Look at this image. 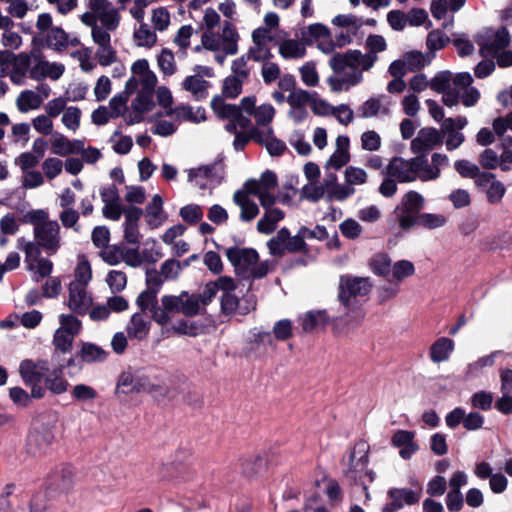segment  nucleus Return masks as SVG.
I'll list each match as a JSON object with an SVG mask.
<instances>
[{
	"label": "nucleus",
	"instance_id": "nucleus-44",
	"mask_svg": "<svg viewBox=\"0 0 512 512\" xmlns=\"http://www.w3.org/2000/svg\"><path fill=\"white\" fill-rule=\"evenodd\" d=\"M499 353V351L492 352L491 354L483 356L477 361L470 363L466 369V377L469 379L475 378L479 376L483 368L493 366L495 358Z\"/></svg>",
	"mask_w": 512,
	"mask_h": 512
},
{
	"label": "nucleus",
	"instance_id": "nucleus-53",
	"mask_svg": "<svg viewBox=\"0 0 512 512\" xmlns=\"http://www.w3.org/2000/svg\"><path fill=\"white\" fill-rule=\"evenodd\" d=\"M317 94L316 92H309L302 88H297L287 96V103L289 106H306L311 103L313 97Z\"/></svg>",
	"mask_w": 512,
	"mask_h": 512
},
{
	"label": "nucleus",
	"instance_id": "nucleus-37",
	"mask_svg": "<svg viewBox=\"0 0 512 512\" xmlns=\"http://www.w3.org/2000/svg\"><path fill=\"white\" fill-rule=\"evenodd\" d=\"M182 296L184 297V304L181 306L183 315L193 317L203 314L206 311L201 304L200 296H197V294H190L187 291H182Z\"/></svg>",
	"mask_w": 512,
	"mask_h": 512
},
{
	"label": "nucleus",
	"instance_id": "nucleus-12",
	"mask_svg": "<svg viewBox=\"0 0 512 512\" xmlns=\"http://www.w3.org/2000/svg\"><path fill=\"white\" fill-rule=\"evenodd\" d=\"M444 137L439 129L434 127L421 128L410 143V150L415 156L427 155L434 149L440 148Z\"/></svg>",
	"mask_w": 512,
	"mask_h": 512
},
{
	"label": "nucleus",
	"instance_id": "nucleus-39",
	"mask_svg": "<svg viewBox=\"0 0 512 512\" xmlns=\"http://www.w3.org/2000/svg\"><path fill=\"white\" fill-rule=\"evenodd\" d=\"M159 292L146 288L144 291H142L136 300V304L142 311L141 313H144L145 311L149 310L151 312V317L154 320V312L157 308H161V306L157 303V294Z\"/></svg>",
	"mask_w": 512,
	"mask_h": 512
},
{
	"label": "nucleus",
	"instance_id": "nucleus-47",
	"mask_svg": "<svg viewBox=\"0 0 512 512\" xmlns=\"http://www.w3.org/2000/svg\"><path fill=\"white\" fill-rule=\"evenodd\" d=\"M370 266L376 275L387 277L391 272V259L385 253H379L371 258Z\"/></svg>",
	"mask_w": 512,
	"mask_h": 512
},
{
	"label": "nucleus",
	"instance_id": "nucleus-2",
	"mask_svg": "<svg viewBox=\"0 0 512 512\" xmlns=\"http://www.w3.org/2000/svg\"><path fill=\"white\" fill-rule=\"evenodd\" d=\"M375 62L374 56L363 55L359 50L333 54L329 59L333 75L327 78L331 91L339 93L358 85L363 79V72L371 69Z\"/></svg>",
	"mask_w": 512,
	"mask_h": 512
},
{
	"label": "nucleus",
	"instance_id": "nucleus-15",
	"mask_svg": "<svg viewBox=\"0 0 512 512\" xmlns=\"http://www.w3.org/2000/svg\"><path fill=\"white\" fill-rule=\"evenodd\" d=\"M389 502H387L382 512H396L405 506H412L417 504L422 496V489L419 487L417 490L410 488H391L387 492Z\"/></svg>",
	"mask_w": 512,
	"mask_h": 512
},
{
	"label": "nucleus",
	"instance_id": "nucleus-9",
	"mask_svg": "<svg viewBox=\"0 0 512 512\" xmlns=\"http://www.w3.org/2000/svg\"><path fill=\"white\" fill-rule=\"evenodd\" d=\"M425 199L417 191L411 190L403 195L400 204L395 208L399 226L403 230L412 228L417 223L420 211L424 208Z\"/></svg>",
	"mask_w": 512,
	"mask_h": 512
},
{
	"label": "nucleus",
	"instance_id": "nucleus-4",
	"mask_svg": "<svg viewBox=\"0 0 512 512\" xmlns=\"http://www.w3.org/2000/svg\"><path fill=\"white\" fill-rule=\"evenodd\" d=\"M370 290L371 284L367 278L351 275L340 277L338 299L346 311L344 324L359 322L363 318L358 297L367 296Z\"/></svg>",
	"mask_w": 512,
	"mask_h": 512
},
{
	"label": "nucleus",
	"instance_id": "nucleus-35",
	"mask_svg": "<svg viewBox=\"0 0 512 512\" xmlns=\"http://www.w3.org/2000/svg\"><path fill=\"white\" fill-rule=\"evenodd\" d=\"M384 96L381 97H372L366 100L359 108H358V116L362 118H372L377 116L378 114H388L389 109L387 106L383 105L382 100Z\"/></svg>",
	"mask_w": 512,
	"mask_h": 512
},
{
	"label": "nucleus",
	"instance_id": "nucleus-23",
	"mask_svg": "<svg viewBox=\"0 0 512 512\" xmlns=\"http://www.w3.org/2000/svg\"><path fill=\"white\" fill-rule=\"evenodd\" d=\"M344 323V316H330L326 310L309 311L301 318L302 328L305 332H312L317 328L325 326L330 321Z\"/></svg>",
	"mask_w": 512,
	"mask_h": 512
},
{
	"label": "nucleus",
	"instance_id": "nucleus-59",
	"mask_svg": "<svg viewBox=\"0 0 512 512\" xmlns=\"http://www.w3.org/2000/svg\"><path fill=\"white\" fill-rule=\"evenodd\" d=\"M106 282L113 293H118L125 289L127 276L123 271L111 270L107 274Z\"/></svg>",
	"mask_w": 512,
	"mask_h": 512
},
{
	"label": "nucleus",
	"instance_id": "nucleus-21",
	"mask_svg": "<svg viewBox=\"0 0 512 512\" xmlns=\"http://www.w3.org/2000/svg\"><path fill=\"white\" fill-rule=\"evenodd\" d=\"M391 444L399 448V455L404 460H409L419 450L415 441V432L408 430H397L392 438Z\"/></svg>",
	"mask_w": 512,
	"mask_h": 512
},
{
	"label": "nucleus",
	"instance_id": "nucleus-57",
	"mask_svg": "<svg viewBox=\"0 0 512 512\" xmlns=\"http://www.w3.org/2000/svg\"><path fill=\"white\" fill-rule=\"evenodd\" d=\"M97 18L101 22L100 26L112 31L116 30L120 23L119 12L113 6L98 14Z\"/></svg>",
	"mask_w": 512,
	"mask_h": 512
},
{
	"label": "nucleus",
	"instance_id": "nucleus-11",
	"mask_svg": "<svg viewBox=\"0 0 512 512\" xmlns=\"http://www.w3.org/2000/svg\"><path fill=\"white\" fill-rule=\"evenodd\" d=\"M493 131L501 138L502 145L506 148L499 157V166L503 171L512 170V111L504 117H498L493 121Z\"/></svg>",
	"mask_w": 512,
	"mask_h": 512
},
{
	"label": "nucleus",
	"instance_id": "nucleus-22",
	"mask_svg": "<svg viewBox=\"0 0 512 512\" xmlns=\"http://www.w3.org/2000/svg\"><path fill=\"white\" fill-rule=\"evenodd\" d=\"M54 435L47 427H34L27 438V449L29 453L41 454L51 445Z\"/></svg>",
	"mask_w": 512,
	"mask_h": 512
},
{
	"label": "nucleus",
	"instance_id": "nucleus-30",
	"mask_svg": "<svg viewBox=\"0 0 512 512\" xmlns=\"http://www.w3.org/2000/svg\"><path fill=\"white\" fill-rule=\"evenodd\" d=\"M75 338L76 337L72 336L71 334L64 333L62 330L57 328L54 332L52 340L54 347L52 358L58 359L59 356L71 353Z\"/></svg>",
	"mask_w": 512,
	"mask_h": 512
},
{
	"label": "nucleus",
	"instance_id": "nucleus-43",
	"mask_svg": "<svg viewBox=\"0 0 512 512\" xmlns=\"http://www.w3.org/2000/svg\"><path fill=\"white\" fill-rule=\"evenodd\" d=\"M332 24L338 27L347 28V32L357 34L358 30L363 26V21L352 14H339L332 20Z\"/></svg>",
	"mask_w": 512,
	"mask_h": 512
},
{
	"label": "nucleus",
	"instance_id": "nucleus-29",
	"mask_svg": "<svg viewBox=\"0 0 512 512\" xmlns=\"http://www.w3.org/2000/svg\"><path fill=\"white\" fill-rule=\"evenodd\" d=\"M209 82L200 75H191L185 78L182 87L191 93L192 97L197 100H203L208 96Z\"/></svg>",
	"mask_w": 512,
	"mask_h": 512
},
{
	"label": "nucleus",
	"instance_id": "nucleus-40",
	"mask_svg": "<svg viewBox=\"0 0 512 512\" xmlns=\"http://www.w3.org/2000/svg\"><path fill=\"white\" fill-rule=\"evenodd\" d=\"M211 108L214 113L222 119H233L238 115L239 107L234 104H229L224 101L220 96H215L211 101Z\"/></svg>",
	"mask_w": 512,
	"mask_h": 512
},
{
	"label": "nucleus",
	"instance_id": "nucleus-27",
	"mask_svg": "<svg viewBox=\"0 0 512 512\" xmlns=\"http://www.w3.org/2000/svg\"><path fill=\"white\" fill-rule=\"evenodd\" d=\"M150 325L151 323L144 313H135L131 316L126 331L129 338L143 340L149 334Z\"/></svg>",
	"mask_w": 512,
	"mask_h": 512
},
{
	"label": "nucleus",
	"instance_id": "nucleus-38",
	"mask_svg": "<svg viewBox=\"0 0 512 512\" xmlns=\"http://www.w3.org/2000/svg\"><path fill=\"white\" fill-rule=\"evenodd\" d=\"M46 45L54 50H62L69 46V36L60 27H52L45 37Z\"/></svg>",
	"mask_w": 512,
	"mask_h": 512
},
{
	"label": "nucleus",
	"instance_id": "nucleus-46",
	"mask_svg": "<svg viewBox=\"0 0 512 512\" xmlns=\"http://www.w3.org/2000/svg\"><path fill=\"white\" fill-rule=\"evenodd\" d=\"M59 324L58 329L74 337H77L82 330L81 321L72 314H61L59 316Z\"/></svg>",
	"mask_w": 512,
	"mask_h": 512
},
{
	"label": "nucleus",
	"instance_id": "nucleus-25",
	"mask_svg": "<svg viewBox=\"0 0 512 512\" xmlns=\"http://www.w3.org/2000/svg\"><path fill=\"white\" fill-rule=\"evenodd\" d=\"M138 88V81L135 77H130L125 85V90L118 95H115L109 101V111L112 113V117H118L126 107L128 97L133 94Z\"/></svg>",
	"mask_w": 512,
	"mask_h": 512
},
{
	"label": "nucleus",
	"instance_id": "nucleus-62",
	"mask_svg": "<svg viewBox=\"0 0 512 512\" xmlns=\"http://www.w3.org/2000/svg\"><path fill=\"white\" fill-rule=\"evenodd\" d=\"M417 223L427 229H436L446 224V217L442 214L423 213L417 218Z\"/></svg>",
	"mask_w": 512,
	"mask_h": 512
},
{
	"label": "nucleus",
	"instance_id": "nucleus-45",
	"mask_svg": "<svg viewBox=\"0 0 512 512\" xmlns=\"http://www.w3.org/2000/svg\"><path fill=\"white\" fill-rule=\"evenodd\" d=\"M176 116L185 121L200 123L206 120V112L204 108L198 107L194 109L190 106L177 107L175 110Z\"/></svg>",
	"mask_w": 512,
	"mask_h": 512
},
{
	"label": "nucleus",
	"instance_id": "nucleus-61",
	"mask_svg": "<svg viewBox=\"0 0 512 512\" xmlns=\"http://www.w3.org/2000/svg\"><path fill=\"white\" fill-rule=\"evenodd\" d=\"M32 269H27L34 273V280L39 282L41 279L48 277L53 270V263L48 258L42 257L33 263Z\"/></svg>",
	"mask_w": 512,
	"mask_h": 512
},
{
	"label": "nucleus",
	"instance_id": "nucleus-28",
	"mask_svg": "<svg viewBox=\"0 0 512 512\" xmlns=\"http://www.w3.org/2000/svg\"><path fill=\"white\" fill-rule=\"evenodd\" d=\"M17 248L24 253L27 269H32L33 263L42 258V246L35 240H27L24 237L17 239Z\"/></svg>",
	"mask_w": 512,
	"mask_h": 512
},
{
	"label": "nucleus",
	"instance_id": "nucleus-7",
	"mask_svg": "<svg viewBox=\"0 0 512 512\" xmlns=\"http://www.w3.org/2000/svg\"><path fill=\"white\" fill-rule=\"evenodd\" d=\"M268 187H264L261 191L260 205L264 210L262 217L257 222V231L264 235L272 234L280 221L285 218V212L275 207L277 198L275 190L278 186L277 175L273 172Z\"/></svg>",
	"mask_w": 512,
	"mask_h": 512
},
{
	"label": "nucleus",
	"instance_id": "nucleus-58",
	"mask_svg": "<svg viewBox=\"0 0 512 512\" xmlns=\"http://www.w3.org/2000/svg\"><path fill=\"white\" fill-rule=\"evenodd\" d=\"M71 396L76 401L88 402L95 400L98 396V393L93 387L89 385L77 384L73 387Z\"/></svg>",
	"mask_w": 512,
	"mask_h": 512
},
{
	"label": "nucleus",
	"instance_id": "nucleus-16",
	"mask_svg": "<svg viewBox=\"0 0 512 512\" xmlns=\"http://www.w3.org/2000/svg\"><path fill=\"white\" fill-rule=\"evenodd\" d=\"M225 255L236 273L242 277L247 275L259 259L257 251L252 248L229 247L225 250Z\"/></svg>",
	"mask_w": 512,
	"mask_h": 512
},
{
	"label": "nucleus",
	"instance_id": "nucleus-17",
	"mask_svg": "<svg viewBox=\"0 0 512 512\" xmlns=\"http://www.w3.org/2000/svg\"><path fill=\"white\" fill-rule=\"evenodd\" d=\"M69 295L67 305L74 313L85 315L92 306V296L87 291V286L78 282H71L68 287Z\"/></svg>",
	"mask_w": 512,
	"mask_h": 512
},
{
	"label": "nucleus",
	"instance_id": "nucleus-13",
	"mask_svg": "<svg viewBox=\"0 0 512 512\" xmlns=\"http://www.w3.org/2000/svg\"><path fill=\"white\" fill-rule=\"evenodd\" d=\"M33 237L48 255H55L62 246L61 227L56 220L38 227L33 231Z\"/></svg>",
	"mask_w": 512,
	"mask_h": 512
},
{
	"label": "nucleus",
	"instance_id": "nucleus-18",
	"mask_svg": "<svg viewBox=\"0 0 512 512\" xmlns=\"http://www.w3.org/2000/svg\"><path fill=\"white\" fill-rule=\"evenodd\" d=\"M182 292L179 295H164L161 298V308L154 312V321L160 325H166L170 322V313L182 314L183 302Z\"/></svg>",
	"mask_w": 512,
	"mask_h": 512
},
{
	"label": "nucleus",
	"instance_id": "nucleus-60",
	"mask_svg": "<svg viewBox=\"0 0 512 512\" xmlns=\"http://www.w3.org/2000/svg\"><path fill=\"white\" fill-rule=\"evenodd\" d=\"M123 250L122 246L108 245L100 251V256L107 264L117 265L123 259Z\"/></svg>",
	"mask_w": 512,
	"mask_h": 512
},
{
	"label": "nucleus",
	"instance_id": "nucleus-54",
	"mask_svg": "<svg viewBox=\"0 0 512 512\" xmlns=\"http://www.w3.org/2000/svg\"><path fill=\"white\" fill-rule=\"evenodd\" d=\"M24 223L31 224L33 231L43 226L46 222H50L49 213L44 209H33L28 211L22 218Z\"/></svg>",
	"mask_w": 512,
	"mask_h": 512
},
{
	"label": "nucleus",
	"instance_id": "nucleus-14",
	"mask_svg": "<svg viewBox=\"0 0 512 512\" xmlns=\"http://www.w3.org/2000/svg\"><path fill=\"white\" fill-rule=\"evenodd\" d=\"M477 43L480 55L488 58L508 47L510 34L506 27H501L496 31L487 32L485 36L478 38Z\"/></svg>",
	"mask_w": 512,
	"mask_h": 512
},
{
	"label": "nucleus",
	"instance_id": "nucleus-3",
	"mask_svg": "<svg viewBox=\"0 0 512 512\" xmlns=\"http://www.w3.org/2000/svg\"><path fill=\"white\" fill-rule=\"evenodd\" d=\"M472 83L473 78L468 72L453 75L450 71H441L431 79L430 88L442 94L447 107L457 106L460 102L465 107H473L480 99V92Z\"/></svg>",
	"mask_w": 512,
	"mask_h": 512
},
{
	"label": "nucleus",
	"instance_id": "nucleus-42",
	"mask_svg": "<svg viewBox=\"0 0 512 512\" xmlns=\"http://www.w3.org/2000/svg\"><path fill=\"white\" fill-rule=\"evenodd\" d=\"M415 273V266L409 260H399L395 262L391 267V276L392 281H396L398 283L402 282L404 279L412 276Z\"/></svg>",
	"mask_w": 512,
	"mask_h": 512
},
{
	"label": "nucleus",
	"instance_id": "nucleus-34",
	"mask_svg": "<svg viewBox=\"0 0 512 512\" xmlns=\"http://www.w3.org/2000/svg\"><path fill=\"white\" fill-rule=\"evenodd\" d=\"M279 54L286 60L300 59L305 56L306 47L296 39H285L279 45Z\"/></svg>",
	"mask_w": 512,
	"mask_h": 512
},
{
	"label": "nucleus",
	"instance_id": "nucleus-20",
	"mask_svg": "<svg viewBox=\"0 0 512 512\" xmlns=\"http://www.w3.org/2000/svg\"><path fill=\"white\" fill-rule=\"evenodd\" d=\"M136 392H146L151 394L153 397H164L167 392V388L160 375L154 373H143L137 375Z\"/></svg>",
	"mask_w": 512,
	"mask_h": 512
},
{
	"label": "nucleus",
	"instance_id": "nucleus-56",
	"mask_svg": "<svg viewBox=\"0 0 512 512\" xmlns=\"http://www.w3.org/2000/svg\"><path fill=\"white\" fill-rule=\"evenodd\" d=\"M345 182L353 187L354 185H363L367 182L368 175L362 168L348 166L344 172Z\"/></svg>",
	"mask_w": 512,
	"mask_h": 512
},
{
	"label": "nucleus",
	"instance_id": "nucleus-19",
	"mask_svg": "<svg viewBox=\"0 0 512 512\" xmlns=\"http://www.w3.org/2000/svg\"><path fill=\"white\" fill-rule=\"evenodd\" d=\"M48 371L49 365L45 360L34 362L30 359H25L19 366L20 376L26 385L40 383Z\"/></svg>",
	"mask_w": 512,
	"mask_h": 512
},
{
	"label": "nucleus",
	"instance_id": "nucleus-26",
	"mask_svg": "<svg viewBox=\"0 0 512 512\" xmlns=\"http://www.w3.org/2000/svg\"><path fill=\"white\" fill-rule=\"evenodd\" d=\"M145 218L151 228H157L166 220L163 210V199L155 194L145 208Z\"/></svg>",
	"mask_w": 512,
	"mask_h": 512
},
{
	"label": "nucleus",
	"instance_id": "nucleus-10",
	"mask_svg": "<svg viewBox=\"0 0 512 512\" xmlns=\"http://www.w3.org/2000/svg\"><path fill=\"white\" fill-rule=\"evenodd\" d=\"M224 174V164L222 161H218L210 165L190 169L188 180L200 189H208L220 184Z\"/></svg>",
	"mask_w": 512,
	"mask_h": 512
},
{
	"label": "nucleus",
	"instance_id": "nucleus-36",
	"mask_svg": "<svg viewBox=\"0 0 512 512\" xmlns=\"http://www.w3.org/2000/svg\"><path fill=\"white\" fill-rule=\"evenodd\" d=\"M287 240H289V230L286 227L281 228L277 234L267 242V248L272 256L280 257L286 252Z\"/></svg>",
	"mask_w": 512,
	"mask_h": 512
},
{
	"label": "nucleus",
	"instance_id": "nucleus-1",
	"mask_svg": "<svg viewBox=\"0 0 512 512\" xmlns=\"http://www.w3.org/2000/svg\"><path fill=\"white\" fill-rule=\"evenodd\" d=\"M446 154L435 152L431 161L424 155L409 159L393 157L386 167V174L400 183H411L417 180L431 182L440 178L441 170L449 166Z\"/></svg>",
	"mask_w": 512,
	"mask_h": 512
},
{
	"label": "nucleus",
	"instance_id": "nucleus-32",
	"mask_svg": "<svg viewBox=\"0 0 512 512\" xmlns=\"http://www.w3.org/2000/svg\"><path fill=\"white\" fill-rule=\"evenodd\" d=\"M108 353L100 346L91 342H82L79 351V358L83 363H100L104 362Z\"/></svg>",
	"mask_w": 512,
	"mask_h": 512
},
{
	"label": "nucleus",
	"instance_id": "nucleus-24",
	"mask_svg": "<svg viewBox=\"0 0 512 512\" xmlns=\"http://www.w3.org/2000/svg\"><path fill=\"white\" fill-rule=\"evenodd\" d=\"M143 215V210L135 206L124 208V238L128 243L137 244L139 242L140 232L138 221Z\"/></svg>",
	"mask_w": 512,
	"mask_h": 512
},
{
	"label": "nucleus",
	"instance_id": "nucleus-63",
	"mask_svg": "<svg viewBox=\"0 0 512 512\" xmlns=\"http://www.w3.org/2000/svg\"><path fill=\"white\" fill-rule=\"evenodd\" d=\"M134 37L139 46L151 47L155 44L157 37L147 24H141L134 32Z\"/></svg>",
	"mask_w": 512,
	"mask_h": 512
},
{
	"label": "nucleus",
	"instance_id": "nucleus-33",
	"mask_svg": "<svg viewBox=\"0 0 512 512\" xmlns=\"http://www.w3.org/2000/svg\"><path fill=\"white\" fill-rule=\"evenodd\" d=\"M42 103L43 97L29 89L23 90L16 99V106L21 113L36 110L41 107Z\"/></svg>",
	"mask_w": 512,
	"mask_h": 512
},
{
	"label": "nucleus",
	"instance_id": "nucleus-8",
	"mask_svg": "<svg viewBox=\"0 0 512 512\" xmlns=\"http://www.w3.org/2000/svg\"><path fill=\"white\" fill-rule=\"evenodd\" d=\"M239 34L231 21H224L221 32L204 31L202 45L204 49L213 52H223L226 55H235L238 52Z\"/></svg>",
	"mask_w": 512,
	"mask_h": 512
},
{
	"label": "nucleus",
	"instance_id": "nucleus-51",
	"mask_svg": "<svg viewBox=\"0 0 512 512\" xmlns=\"http://www.w3.org/2000/svg\"><path fill=\"white\" fill-rule=\"evenodd\" d=\"M137 376L135 377L131 372L125 371L120 374L117 385L116 394H130L136 392Z\"/></svg>",
	"mask_w": 512,
	"mask_h": 512
},
{
	"label": "nucleus",
	"instance_id": "nucleus-52",
	"mask_svg": "<svg viewBox=\"0 0 512 512\" xmlns=\"http://www.w3.org/2000/svg\"><path fill=\"white\" fill-rule=\"evenodd\" d=\"M299 73L302 82L308 87H315L319 83V74L316 70V65L314 62L309 61L306 62L303 66L299 68Z\"/></svg>",
	"mask_w": 512,
	"mask_h": 512
},
{
	"label": "nucleus",
	"instance_id": "nucleus-5",
	"mask_svg": "<svg viewBox=\"0 0 512 512\" xmlns=\"http://www.w3.org/2000/svg\"><path fill=\"white\" fill-rule=\"evenodd\" d=\"M273 177V171L265 170L258 179L250 178L233 194V203L240 209L239 220L244 223L252 222L260 213L258 204L251 199L252 196L260 201V193L268 187Z\"/></svg>",
	"mask_w": 512,
	"mask_h": 512
},
{
	"label": "nucleus",
	"instance_id": "nucleus-31",
	"mask_svg": "<svg viewBox=\"0 0 512 512\" xmlns=\"http://www.w3.org/2000/svg\"><path fill=\"white\" fill-rule=\"evenodd\" d=\"M454 350V342L447 337L437 339L430 348V358L434 363H441L449 359Z\"/></svg>",
	"mask_w": 512,
	"mask_h": 512
},
{
	"label": "nucleus",
	"instance_id": "nucleus-50",
	"mask_svg": "<svg viewBox=\"0 0 512 512\" xmlns=\"http://www.w3.org/2000/svg\"><path fill=\"white\" fill-rule=\"evenodd\" d=\"M404 61L408 71L415 72L428 65L431 59L421 52H410L404 56Z\"/></svg>",
	"mask_w": 512,
	"mask_h": 512
},
{
	"label": "nucleus",
	"instance_id": "nucleus-49",
	"mask_svg": "<svg viewBox=\"0 0 512 512\" xmlns=\"http://www.w3.org/2000/svg\"><path fill=\"white\" fill-rule=\"evenodd\" d=\"M179 215L184 222L194 225L202 220L204 213L200 205L188 204L180 208Z\"/></svg>",
	"mask_w": 512,
	"mask_h": 512
},
{
	"label": "nucleus",
	"instance_id": "nucleus-64",
	"mask_svg": "<svg viewBox=\"0 0 512 512\" xmlns=\"http://www.w3.org/2000/svg\"><path fill=\"white\" fill-rule=\"evenodd\" d=\"M158 65L165 75H173L176 72V64L172 51L163 49L161 54L158 56Z\"/></svg>",
	"mask_w": 512,
	"mask_h": 512
},
{
	"label": "nucleus",
	"instance_id": "nucleus-41",
	"mask_svg": "<svg viewBox=\"0 0 512 512\" xmlns=\"http://www.w3.org/2000/svg\"><path fill=\"white\" fill-rule=\"evenodd\" d=\"M63 372H58L56 367L45 377V385L54 394H62L67 391L68 382L62 377Z\"/></svg>",
	"mask_w": 512,
	"mask_h": 512
},
{
	"label": "nucleus",
	"instance_id": "nucleus-48",
	"mask_svg": "<svg viewBox=\"0 0 512 512\" xmlns=\"http://www.w3.org/2000/svg\"><path fill=\"white\" fill-rule=\"evenodd\" d=\"M154 92L138 91L136 98L132 101V108L139 113L151 111L155 107Z\"/></svg>",
	"mask_w": 512,
	"mask_h": 512
},
{
	"label": "nucleus",
	"instance_id": "nucleus-6",
	"mask_svg": "<svg viewBox=\"0 0 512 512\" xmlns=\"http://www.w3.org/2000/svg\"><path fill=\"white\" fill-rule=\"evenodd\" d=\"M369 449V444L366 441H358L349 454L348 467L344 470L347 479L362 486L367 500L370 499V494L365 478H368V482L372 483L376 477L374 471L367 470Z\"/></svg>",
	"mask_w": 512,
	"mask_h": 512
},
{
	"label": "nucleus",
	"instance_id": "nucleus-55",
	"mask_svg": "<svg viewBox=\"0 0 512 512\" xmlns=\"http://www.w3.org/2000/svg\"><path fill=\"white\" fill-rule=\"evenodd\" d=\"M301 195L304 199L315 203L323 197L326 198V190L323 185L314 181L303 186Z\"/></svg>",
	"mask_w": 512,
	"mask_h": 512
}]
</instances>
